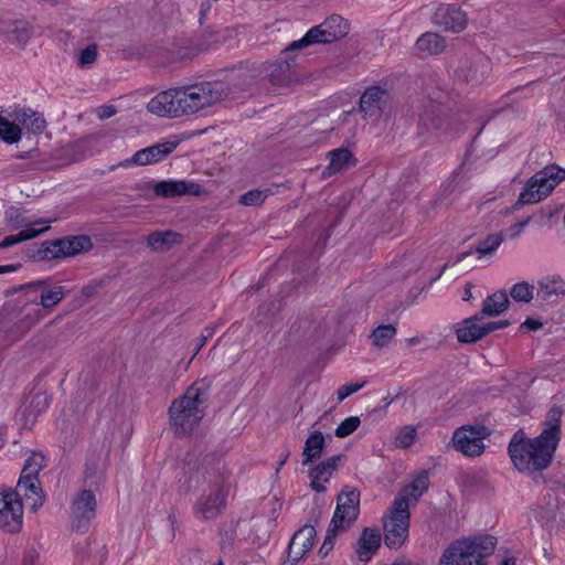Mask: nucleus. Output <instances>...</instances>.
I'll use <instances>...</instances> for the list:
<instances>
[{
	"mask_svg": "<svg viewBox=\"0 0 565 565\" xmlns=\"http://www.w3.org/2000/svg\"><path fill=\"white\" fill-rule=\"evenodd\" d=\"M557 446L541 436L529 438L522 428L515 431L508 445V454L514 468L535 483L545 484L543 471L553 462Z\"/></svg>",
	"mask_w": 565,
	"mask_h": 565,
	"instance_id": "nucleus-1",
	"label": "nucleus"
},
{
	"mask_svg": "<svg viewBox=\"0 0 565 565\" xmlns=\"http://www.w3.org/2000/svg\"><path fill=\"white\" fill-rule=\"evenodd\" d=\"M199 472L202 473L205 481L214 486V489L205 499L201 500L194 507V512L203 520H212L217 518L226 508V499L230 488V484L227 483L230 471L221 457L216 454H207L203 456L198 471L190 476L188 484L184 488L185 493L190 492V481L194 477H198Z\"/></svg>",
	"mask_w": 565,
	"mask_h": 565,
	"instance_id": "nucleus-2",
	"label": "nucleus"
},
{
	"mask_svg": "<svg viewBox=\"0 0 565 565\" xmlns=\"http://www.w3.org/2000/svg\"><path fill=\"white\" fill-rule=\"evenodd\" d=\"M210 385V381L204 377L171 403L168 413L178 437H190L204 417V411L199 406L207 399Z\"/></svg>",
	"mask_w": 565,
	"mask_h": 565,
	"instance_id": "nucleus-3",
	"label": "nucleus"
},
{
	"mask_svg": "<svg viewBox=\"0 0 565 565\" xmlns=\"http://www.w3.org/2000/svg\"><path fill=\"white\" fill-rule=\"evenodd\" d=\"M231 87L221 81H205L174 88L180 117L192 115L230 98Z\"/></svg>",
	"mask_w": 565,
	"mask_h": 565,
	"instance_id": "nucleus-4",
	"label": "nucleus"
},
{
	"mask_svg": "<svg viewBox=\"0 0 565 565\" xmlns=\"http://www.w3.org/2000/svg\"><path fill=\"white\" fill-rule=\"evenodd\" d=\"M452 128V116L449 110L439 104L429 103L418 114L414 139L423 147L433 137L447 135Z\"/></svg>",
	"mask_w": 565,
	"mask_h": 565,
	"instance_id": "nucleus-5",
	"label": "nucleus"
},
{
	"mask_svg": "<svg viewBox=\"0 0 565 565\" xmlns=\"http://www.w3.org/2000/svg\"><path fill=\"white\" fill-rule=\"evenodd\" d=\"M93 248L90 236L67 235L55 239H46L39 244L40 262H51L76 256Z\"/></svg>",
	"mask_w": 565,
	"mask_h": 565,
	"instance_id": "nucleus-6",
	"label": "nucleus"
},
{
	"mask_svg": "<svg viewBox=\"0 0 565 565\" xmlns=\"http://www.w3.org/2000/svg\"><path fill=\"white\" fill-rule=\"evenodd\" d=\"M360 498V490L343 486L337 495V507L329 525L341 532L349 531L359 518Z\"/></svg>",
	"mask_w": 565,
	"mask_h": 565,
	"instance_id": "nucleus-7",
	"label": "nucleus"
},
{
	"mask_svg": "<svg viewBox=\"0 0 565 565\" xmlns=\"http://www.w3.org/2000/svg\"><path fill=\"white\" fill-rule=\"evenodd\" d=\"M491 433V429L484 425H463L452 434V446L467 457L480 456L486 448L483 439Z\"/></svg>",
	"mask_w": 565,
	"mask_h": 565,
	"instance_id": "nucleus-8",
	"label": "nucleus"
},
{
	"mask_svg": "<svg viewBox=\"0 0 565 565\" xmlns=\"http://www.w3.org/2000/svg\"><path fill=\"white\" fill-rule=\"evenodd\" d=\"M359 108L364 114V117L380 121L382 118L391 116L393 96L387 89L379 85L369 86L360 97Z\"/></svg>",
	"mask_w": 565,
	"mask_h": 565,
	"instance_id": "nucleus-9",
	"label": "nucleus"
},
{
	"mask_svg": "<svg viewBox=\"0 0 565 565\" xmlns=\"http://www.w3.org/2000/svg\"><path fill=\"white\" fill-rule=\"evenodd\" d=\"M97 501L92 490H82L71 504L72 530L84 533L96 516Z\"/></svg>",
	"mask_w": 565,
	"mask_h": 565,
	"instance_id": "nucleus-10",
	"label": "nucleus"
},
{
	"mask_svg": "<svg viewBox=\"0 0 565 565\" xmlns=\"http://www.w3.org/2000/svg\"><path fill=\"white\" fill-rule=\"evenodd\" d=\"M477 534L452 541L441 553L437 565H471Z\"/></svg>",
	"mask_w": 565,
	"mask_h": 565,
	"instance_id": "nucleus-11",
	"label": "nucleus"
},
{
	"mask_svg": "<svg viewBox=\"0 0 565 565\" xmlns=\"http://www.w3.org/2000/svg\"><path fill=\"white\" fill-rule=\"evenodd\" d=\"M490 70V61L480 54L460 61L455 74L467 84L478 85L483 82Z\"/></svg>",
	"mask_w": 565,
	"mask_h": 565,
	"instance_id": "nucleus-12",
	"label": "nucleus"
},
{
	"mask_svg": "<svg viewBox=\"0 0 565 565\" xmlns=\"http://www.w3.org/2000/svg\"><path fill=\"white\" fill-rule=\"evenodd\" d=\"M328 236L329 235H324L323 230L312 233L310 241L315 242V247L311 254L307 255V249H305L292 258V271L301 275L298 285L309 280L313 276L312 257L315 254H321Z\"/></svg>",
	"mask_w": 565,
	"mask_h": 565,
	"instance_id": "nucleus-13",
	"label": "nucleus"
},
{
	"mask_svg": "<svg viewBox=\"0 0 565 565\" xmlns=\"http://www.w3.org/2000/svg\"><path fill=\"white\" fill-rule=\"evenodd\" d=\"M179 141H163L150 147L140 149L134 153L130 159L125 160L121 166L126 167L131 163L137 166H147L153 164L166 159L170 153H172L178 147Z\"/></svg>",
	"mask_w": 565,
	"mask_h": 565,
	"instance_id": "nucleus-14",
	"label": "nucleus"
},
{
	"mask_svg": "<svg viewBox=\"0 0 565 565\" xmlns=\"http://www.w3.org/2000/svg\"><path fill=\"white\" fill-rule=\"evenodd\" d=\"M295 64V57H285L279 55L275 62H266L260 65L263 77L268 78L271 85L289 86L292 83L294 73L291 67Z\"/></svg>",
	"mask_w": 565,
	"mask_h": 565,
	"instance_id": "nucleus-15",
	"label": "nucleus"
},
{
	"mask_svg": "<svg viewBox=\"0 0 565 565\" xmlns=\"http://www.w3.org/2000/svg\"><path fill=\"white\" fill-rule=\"evenodd\" d=\"M203 192L199 183L186 180H163L153 184V193L158 198L173 199L181 195L199 196Z\"/></svg>",
	"mask_w": 565,
	"mask_h": 565,
	"instance_id": "nucleus-16",
	"label": "nucleus"
},
{
	"mask_svg": "<svg viewBox=\"0 0 565 565\" xmlns=\"http://www.w3.org/2000/svg\"><path fill=\"white\" fill-rule=\"evenodd\" d=\"M433 21L445 31L461 32L467 26V15L456 4H441L434 13Z\"/></svg>",
	"mask_w": 565,
	"mask_h": 565,
	"instance_id": "nucleus-17",
	"label": "nucleus"
},
{
	"mask_svg": "<svg viewBox=\"0 0 565 565\" xmlns=\"http://www.w3.org/2000/svg\"><path fill=\"white\" fill-rule=\"evenodd\" d=\"M343 458H345L343 454L328 457L308 470V477L311 480L310 488L315 492L324 493L327 491L326 486L319 481L328 482Z\"/></svg>",
	"mask_w": 565,
	"mask_h": 565,
	"instance_id": "nucleus-18",
	"label": "nucleus"
},
{
	"mask_svg": "<svg viewBox=\"0 0 565 565\" xmlns=\"http://www.w3.org/2000/svg\"><path fill=\"white\" fill-rule=\"evenodd\" d=\"M319 29L317 34V44H330L345 38L350 31L349 22L338 14L327 18L321 24L315 25Z\"/></svg>",
	"mask_w": 565,
	"mask_h": 565,
	"instance_id": "nucleus-19",
	"label": "nucleus"
},
{
	"mask_svg": "<svg viewBox=\"0 0 565 565\" xmlns=\"http://www.w3.org/2000/svg\"><path fill=\"white\" fill-rule=\"evenodd\" d=\"M9 118L13 119L21 129L24 128L28 132L33 135H40L46 127L44 117L28 107L14 105L11 110H8Z\"/></svg>",
	"mask_w": 565,
	"mask_h": 565,
	"instance_id": "nucleus-20",
	"label": "nucleus"
},
{
	"mask_svg": "<svg viewBox=\"0 0 565 565\" xmlns=\"http://www.w3.org/2000/svg\"><path fill=\"white\" fill-rule=\"evenodd\" d=\"M409 521L396 518H383L384 544L391 550L399 548L407 540Z\"/></svg>",
	"mask_w": 565,
	"mask_h": 565,
	"instance_id": "nucleus-21",
	"label": "nucleus"
},
{
	"mask_svg": "<svg viewBox=\"0 0 565 565\" xmlns=\"http://www.w3.org/2000/svg\"><path fill=\"white\" fill-rule=\"evenodd\" d=\"M149 113L160 117H180L174 89L163 90L152 97L147 104Z\"/></svg>",
	"mask_w": 565,
	"mask_h": 565,
	"instance_id": "nucleus-22",
	"label": "nucleus"
},
{
	"mask_svg": "<svg viewBox=\"0 0 565 565\" xmlns=\"http://www.w3.org/2000/svg\"><path fill=\"white\" fill-rule=\"evenodd\" d=\"M381 546V534L377 529L364 527L356 542V556L360 562L369 563Z\"/></svg>",
	"mask_w": 565,
	"mask_h": 565,
	"instance_id": "nucleus-23",
	"label": "nucleus"
},
{
	"mask_svg": "<svg viewBox=\"0 0 565 565\" xmlns=\"http://www.w3.org/2000/svg\"><path fill=\"white\" fill-rule=\"evenodd\" d=\"M23 526V503L21 498L14 499L11 504L0 510V529L3 531L15 534L22 530Z\"/></svg>",
	"mask_w": 565,
	"mask_h": 565,
	"instance_id": "nucleus-24",
	"label": "nucleus"
},
{
	"mask_svg": "<svg viewBox=\"0 0 565 565\" xmlns=\"http://www.w3.org/2000/svg\"><path fill=\"white\" fill-rule=\"evenodd\" d=\"M222 71L232 73V81L234 86L239 90L245 92L250 86L256 84L263 75L260 66L253 65H234L232 67H225Z\"/></svg>",
	"mask_w": 565,
	"mask_h": 565,
	"instance_id": "nucleus-25",
	"label": "nucleus"
},
{
	"mask_svg": "<svg viewBox=\"0 0 565 565\" xmlns=\"http://www.w3.org/2000/svg\"><path fill=\"white\" fill-rule=\"evenodd\" d=\"M563 180H565V169L553 163L536 172L526 182L530 183V186H534L537 190L544 191L545 188L552 186L553 191Z\"/></svg>",
	"mask_w": 565,
	"mask_h": 565,
	"instance_id": "nucleus-26",
	"label": "nucleus"
},
{
	"mask_svg": "<svg viewBox=\"0 0 565 565\" xmlns=\"http://www.w3.org/2000/svg\"><path fill=\"white\" fill-rule=\"evenodd\" d=\"M330 162L323 170V177H331L339 172L347 171L358 164V159L348 148H338L328 152Z\"/></svg>",
	"mask_w": 565,
	"mask_h": 565,
	"instance_id": "nucleus-27",
	"label": "nucleus"
},
{
	"mask_svg": "<svg viewBox=\"0 0 565 565\" xmlns=\"http://www.w3.org/2000/svg\"><path fill=\"white\" fill-rule=\"evenodd\" d=\"M328 439H331V435H327ZM327 447L326 436L320 430H315L310 433L305 440V446L302 449V466H309L315 460H318L322 457L324 448Z\"/></svg>",
	"mask_w": 565,
	"mask_h": 565,
	"instance_id": "nucleus-28",
	"label": "nucleus"
},
{
	"mask_svg": "<svg viewBox=\"0 0 565 565\" xmlns=\"http://www.w3.org/2000/svg\"><path fill=\"white\" fill-rule=\"evenodd\" d=\"M563 408L562 406L554 405L552 406L545 417L543 423L544 428L543 431L539 435L544 439L551 441L552 444L558 446L561 440V424H562Z\"/></svg>",
	"mask_w": 565,
	"mask_h": 565,
	"instance_id": "nucleus-29",
	"label": "nucleus"
},
{
	"mask_svg": "<svg viewBox=\"0 0 565 565\" xmlns=\"http://www.w3.org/2000/svg\"><path fill=\"white\" fill-rule=\"evenodd\" d=\"M497 544L494 535L477 534L471 565H489L487 558L494 553Z\"/></svg>",
	"mask_w": 565,
	"mask_h": 565,
	"instance_id": "nucleus-30",
	"label": "nucleus"
},
{
	"mask_svg": "<svg viewBox=\"0 0 565 565\" xmlns=\"http://www.w3.org/2000/svg\"><path fill=\"white\" fill-rule=\"evenodd\" d=\"M182 242V235L172 230L156 231L147 236V245L152 250L163 252Z\"/></svg>",
	"mask_w": 565,
	"mask_h": 565,
	"instance_id": "nucleus-31",
	"label": "nucleus"
},
{
	"mask_svg": "<svg viewBox=\"0 0 565 565\" xmlns=\"http://www.w3.org/2000/svg\"><path fill=\"white\" fill-rule=\"evenodd\" d=\"M510 306L508 294L504 289L498 290L492 295H489L481 307L482 315H489V317H498L502 312L507 311Z\"/></svg>",
	"mask_w": 565,
	"mask_h": 565,
	"instance_id": "nucleus-32",
	"label": "nucleus"
},
{
	"mask_svg": "<svg viewBox=\"0 0 565 565\" xmlns=\"http://www.w3.org/2000/svg\"><path fill=\"white\" fill-rule=\"evenodd\" d=\"M415 46L420 52L437 55L446 49V39L438 33L426 32L417 39Z\"/></svg>",
	"mask_w": 565,
	"mask_h": 565,
	"instance_id": "nucleus-33",
	"label": "nucleus"
},
{
	"mask_svg": "<svg viewBox=\"0 0 565 565\" xmlns=\"http://www.w3.org/2000/svg\"><path fill=\"white\" fill-rule=\"evenodd\" d=\"M455 332L458 342L463 344L476 343L487 335L483 324L463 323V320L457 323Z\"/></svg>",
	"mask_w": 565,
	"mask_h": 565,
	"instance_id": "nucleus-34",
	"label": "nucleus"
},
{
	"mask_svg": "<svg viewBox=\"0 0 565 565\" xmlns=\"http://www.w3.org/2000/svg\"><path fill=\"white\" fill-rule=\"evenodd\" d=\"M503 238L504 235L502 232L490 234L487 236V238L481 241L475 248H471L467 252L459 254L456 262H461L466 257L472 255L473 253H478L480 256L491 254L500 246Z\"/></svg>",
	"mask_w": 565,
	"mask_h": 565,
	"instance_id": "nucleus-35",
	"label": "nucleus"
},
{
	"mask_svg": "<svg viewBox=\"0 0 565 565\" xmlns=\"http://www.w3.org/2000/svg\"><path fill=\"white\" fill-rule=\"evenodd\" d=\"M318 521L319 515L315 519V524H305L298 529L290 539V545H296L303 537L300 550L307 555L316 543Z\"/></svg>",
	"mask_w": 565,
	"mask_h": 565,
	"instance_id": "nucleus-36",
	"label": "nucleus"
},
{
	"mask_svg": "<svg viewBox=\"0 0 565 565\" xmlns=\"http://www.w3.org/2000/svg\"><path fill=\"white\" fill-rule=\"evenodd\" d=\"M552 193V186L545 188L543 190H537L534 186H530V183H525L523 190L521 191L518 201L513 204V210H519L525 204H534L539 203L545 198H547Z\"/></svg>",
	"mask_w": 565,
	"mask_h": 565,
	"instance_id": "nucleus-37",
	"label": "nucleus"
},
{
	"mask_svg": "<svg viewBox=\"0 0 565 565\" xmlns=\"http://www.w3.org/2000/svg\"><path fill=\"white\" fill-rule=\"evenodd\" d=\"M429 486V471L424 469L415 475L412 482L403 489V492L408 493L417 502L428 490Z\"/></svg>",
	"mask_w": 565,
	"mask_h": 565,
	"instance_id": "nucleus-38",
	"label": "nucleus"
},
{
	"mask_svg": "<svg viewBox=\"0 0 565 565\" xmlns=\"http://www.w3.org/2000/svg\"><path fill=\"white\" fill-rule=\"evenodd\" d=\"M44 456L41 452L32 451L31 456L25 460L20 478L23 480H36L39 472L44 468Z\"/></svg>",
	"mask_w": 565,
	"mask_h": 565,
	"instance_id": "nucleus-39",
	"label": "nucleus"
},
{
	"mask_svg": "<svg viewBox=\"0 0 565 565\" xmlns=\"http://www.w3.org/2000/svg\"><path fill=\"white\" fill-rule=\"evenodd\" d=\"M32 25L23 20L14 21L7 30L8 39L19 44H25L32 36Z\"/></svg>",
	"mask_w": 565,
	"mask_h": 565,
	"instance_id": "nucleus-40",
	"label": "nucleus"
},
{
	"mask_svg": "<svg viewBox=\"0 0 565 565\" xmlns=\"http://www.w3.org/2000/svg\"><path fill=\"white\" fill-rule=\"evenodd\" d=\"M22 137L21 127L12 119L0 115V139L8 145L17 143Z\"/></svg>",
	"mask_w": 565,
	"mask_h": 565,
	"instance_id": "nucleus-41",
	"label": "nucleus"
},
{
	"mask_svg": "<svg viewBox=\"0 0 565 565\" xmlns=\"http://www.w3.org/2000/svg\"><path fill=\"white\" fill-rule=\"evenodd\" d=\"M218 42L220 32L217 30L212 29L211 26L206 28L204 32L190 46V50L192 51V56L196 55L199 52L210 50L213 44H216Z\"/></svg>",
	"mask_w": 565,
	"mask_h": 565,
	"instance_id": "nucleus-42",
	"label": "nucleus"
},
{
	"mask_svg": "<svg viewBox=\"0 0 565 565\" xmlns=\"http://www.w3.org/2000/svg\"><path fill=\"white\" fill-rule=\"evenodd\" d=\"M280 309L281 303L276 299L259 305L256 312L257 322L264 326L270 324Z\"/></svg>",
	"mask_w": 565,
	"mask_h": 565,
	"instance_id": "nucleus-43",
	"label": "nucleus"
},
{
	"mask_svg": "<svg viewBox=\"0 0 565 565\" xmlns=\"http://www.w3.org/2000/svg\"><path fill=\"white\" fill-rule=\"evenodd\" d=\"M317 34H320L319 29L311 28L300 40L291 42L287 47H285L280 55L285 57H294L291 54L296 50H300L307 47L311 44H317Z\"/></svg>",
	"mask_w": 565,
	"mask_h": 565,
	"instance_id": "nucleus-44",
	"label": "nucleus"
},
{
	"mask_svg": "<svg viewBox=\"0 0 565 565\" xmlns=\"http://www.w3.org/2000/svg\"><path fill=\"white\" fill-rule=\"evenodd\" d=\"M396 334V328L393 324H381L373 332V344L377 348L386 347Z\"/></svg>",
	"mask_w": 565,
	"mask_h": 565,
	"instance_id": "nucleus-45",
	"label": "nucleus"
},
{
	"mask_svg": "<svg viewBox=\"0 0 565 565\" xmlns=\"http://www.w3.org/2000/svg\"><path fill=\"white\" fill-rule=\"evenodd\" d=\"M18 487H23L24 490L30 491L38 497L31 507V509L33 511H36L40 507L43 505L45 495L43 493V490H42V487H41L39 480L38 481L36 480L26 481V480H23L22 478H19Z\"/></svg>",
	"mask_w": 565,
	"mask_h": 565,
	"instance_id": "nucleus-46",
	"label": "nucleus"
},
{
	"mask_svg": "<svg viewBox=\"0 0 565 565\" xmlns=\"http://www.w3.org/2000/svg\"><path fill=\"white\" fill-rule=\"evenodd\" d=\"M534 287L526 281L513 285L510 290L511 297L518 302H530L533 299Z\"/></svg>",
	"mask_w": 565,
	"mask_h": 565,
	"instance_id": "nucleus-47",
	"label": "nucleus"
},
{
	"mask_svg": "<svg viewBox=\"0 0 565 565\" xmlns=\"http://www.w3.org/2000/svg\"><path fill=\"white\" fill-rule=\"evenodd\" d=\"M271 193L269 189L265 190H250L241 195L238 203L246 206H257L264 203L265 199Z\"/></svg>",
	"mask_w": 565,
	"mask_h": 565,
	"instance_id": "nucleus-48",
	"label": "nucleus"
},
{
	"mask_svg": "<svg viewBox=\"0 0 565 565\" xmlns=\"http://www.w3.org/2000/svg\"><path fill=\"white\" fill-rule=\"evenodd\" d=\"M65 297L64 287H56L40 295V305L44 309H51L60 303Z\"/></svg>",
	"mask_w": 565,
	"mask_h": 565,
	"instance_id": "nucleus-49",
	"label": "nucleus"
},
{
	"mask_svg": "<svg viewBox=\"0 0 565 565\" xmlns=\"http://www.w3.org/2000/svg\"><path fill=\"white\" fill-rule=\"evenodd\" d=\"M388 518L405 519L406 521L411 520L409 499L407 495L395 498Z\"/></svg>",
	"mask_w": 565,
	"mask_h": 565,
	"instance_id": "nucleus-50",
	"label": "nucleus"
},
{
	"mask_svg": "<svg viewBox=\"0 0 565 565\" xmlns=\"http://www.w3.org/2000/svg\"><path fill=\"white\" fill-rule=\"evenodd\" d=\"M6 223L13 230L29 225V222L22 215L21 210L10 206L4 211Z\"/></svg>",
	"mask_w": 565,
	"mask_h": 565,
	"instance_id": "nucleus-51",
	"label": "nucleus"
},
{
	"mask_svg": "<svg viewBox=\"0 0 565 565\" xmlns=\"http://www.w3.org/2000/svg\"><path fill=\"white\" fill-rule=\"evenodd\" d=\"M361 419L358 416H351L342 420L334 430V434L339 438L348 437L353 434L360 426Z\"/></svg>",
	"mask_w": 565,
	"mask_h": 565,
	"instance_id": "nucleus-52",
	"label": "nucleus"
},
{
	"mask_svg": "<svg viewBox=\"0 0 565 565\" xmlns=\"http://www.w3.org/2000/svg\"><path fill=\"white\" fill-rule=\"evenodd\" d=\"M340 533H342V532L328 525L324 541L318 551V555L321 558L327 557L329 555V553L333 550L335 539Z\"/></svg>",
	"mask_w": 565,
	"mask_h": 565,
	"instance_id": "nucleus-53",
	"label": "nucleus"
},
{
	"mask_svg": "<svg viewBox=\"0 0 565 565\" xmlns=\"http://www.w3.org/2000/svg\"><path fill=\"white\" fill-rule=\"evenodd\" d=\"M98 51L96 44H89L79 52L77 65L84 67L93 64L97 60Z\"/></svg>",
	"mask_w": 565,
	"mask_h": 565,
	"instance_id": "nucleus-54",
	"label": "nucleus"
},
{
	"mask_svg": "<svg viewBox=\"0 0 565 565\" xmlns=\"http://www.w3.org/2000/svg\"><path fill=\"white\" fill-rule=\"evenodd\" d=\"M416 437V429L413 426H405L399 430L396 438L397 444L402 448H408Z\"/></svg>",
	"mask_w": 565,
	"mask_h": 565,
	"instance_id": "nucleus-55",
	"label": "nucleus"
},
{
	"mask_svg": "<svg viewBox=\"0 0 565 565\" xmlns=\"http://www.w3.org/2000/svg\"><path fill=\"white\" fill-rule=\"evenodd\" d=\"M364 385H365V382H362V383H348V384L342 385L338 390V401L339 402L344 401L347 397H349L352 394H354L358 391H360Z\"/></svg>",
	"mask_w": 565,
	"mask_h": 565,
	"instance_id": "nucleus-56",
	"label": "nucleus"
},
{
	"mask_svg": "<svg viewBox=\"0 0 565 565\" xmlns=\"http://www.w3.org/2000/svg\"><path fill=\"white\" fill-rule=\"evenodd\" d=\"M564 294H565V289L556 288V287H553L547 284H545V285L542 284L537 291V298H541L542 301H548L553 295L557 296V295H564Z\"/></svg>",
	"mask_w": 565,
	"mask_h": 565,
	"instance_id": "nucleus-57",
	"label": "nucleus"
},
{
	"mask_svg": "<svg viewBox=\"0 0 565 565\" xmlns=\"http://www.w3.org/2000/svg\"><path fill=\"white\" fill-rule=\"evenodd\" d=\"M51 282L50 278L39 279L29 284L20 285L17 287H13L12 289L6 290L4 295L7 297L14 295L18 291H21L23 289H34L40 286H49Z\"/></svg>",
	"mask_w": 565,
	"mask_h": 565,
	"instance_id": "nucleus-58",
	"label": "nucleus"
},
{
	"mask_svg": "<svg viewBox=\"0 0 565 565\" xmlns=\"http://www.w3.org/2000/svg\"><path fill=\"white\" fill-rule=\"evenodd\" d=\"M89 552H90V557L94 561H98L99 565H103V563L107 556L106 546L104 544L94 542L92 545H89Z\"/></svg>",
	"mask_w": 565,
	"mask_h": 565,
	"instance_id": "nucleus-59",
	"label": "nucleus"
},
{
	"mask_svg": "<svg viewBox=\"0 0 565 565\" xmlns=\"http://www.w3.org/2000/svg\"><path fill=\"white\" fill-rule=\"evenodd\" d=\"M295 546L296 545H288L287 559L282 565H297L299 561L306 557V554L301 550L297 551Z\"/></svg>",
	"mask_w": 565,
	"mask_h": 565,
	"instance_id": "nucleus-60",
	"label": "nucleus"
},
{
	"mask_svg": "<svg viewBox=\"0 0 565 565\" xmlns=\"http://www.w3.org/2000/svg\"><path fill=\"white\" fill-rule=\"evenodd\" d=\"M49 230H50V226H45L42 228L28 227L25 230L20 231L18 234H19L20 241L22 243V242L35 238Z\"/></svg>",
	"mask_w": 565,
	"mask_h": 565,
	"instance_id": "nucleus-61",
	"label": "nucleus"
},
{
	"mask_svg": "<svg viewBox=\"0 0 565 565\" xmlns=\"http://www.w3.org/2000/svg\"><path fill=\"white\" fill-rule=\"evenodd\" d=\"M20 495L14 489H7L0 493V510L4 509L7 504H11L14 499H18Z\"/></svg>",
	"mask_w": 565,
	"mask_h": 565,
	"instance_id": "nucleus-62",
	"label": "nucleus"
},
{
	"mask_svg": "<svg viewBox=\"0 0 565 565\" xmlns=\"http://www.w3.org/2000/svg\"><path fill=\"white\" fill-rule=\"evenodd\" d=\"M23 255L29 260L40 262L41 257H40V252H39V244L33 243V244L28 245L23 249Z\"/></svg>",
	"mask_w": 565,
	"mask_h": 565,
	"instance_id": "nucleus-63",
	"label": "nucleus"
},
{
	"mask_svg": "<svg viewBox=\"0 0 565 565\" xmlns=\"http://www.w3.org/2000/svg\"><path fill=\"white\" fill-rule=\"evenodd\" d=\"M50 401L51 398L45 393H39L33 397L32 404L39 407V411H42L50 405Z\"/></svg>",
	"mask_w": 565,
	"mask_h": 565,
	"instance_id": "nucleus-64",
	"label": "nucleus"
}]
</instances>
